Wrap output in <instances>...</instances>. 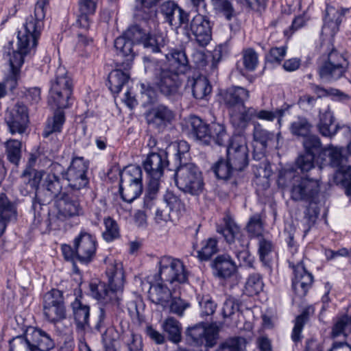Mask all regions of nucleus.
Masks as SVG:
<instances>
[{
	"label": "nucleus",
	"mask_w": 351,
	"mask_h": 351,
	"mask_svg": "<svg viewBox=\"0 0 351 351\" xmlns=\"http://www.w3.org/2000/svg\"><path fill=\"white\" fill-rule=\"evenodd\" d=\"M246 341L242 337H232L223 342L217 351H243Z\"/></svg>",
	"instance_id": "56"
},
{
	"label": "nucleus",
	"mask_w": 351,
	"mask_h": 351,
	"mask_svg": "<svg viewBox=\"0 0 351 351\" xmlns=\"http://www.w3.org/2000/svg\"><path fill=\"white\" fill-rule=\"evenodd\" d=\"M241 302L239 299L228 296L223 302L221 313L223 319L232 318L234 313L239 311Z\"/></svg>",
	"instance_id": "60"
},
{
	"label": "nucleus",
	"mask_w": 351,
	"mask_h": 351,
	"mask_svg": "<svg viewBox=\"0 0 351 351\" xmlns=\"http://www.w3.org/2000/svg\"><path fill=\"white\" fill-rule=\"evenodd\" d=\"M163 200L166 204V207H169V210L180 212L184 209V204L178 196L173 192L167 191L163 197Z\"/></svg>",
	"instance_id": "64"
},
{
	"label": "nucleus",
	"mask_w": 351,
	"mask_h": 351,
	"mask_svg": "<svg viewBox=\"0 0 351 351\" xmlns=\"http://www.w3.org/2000/svg\"><path fill=\"white\" fill-rule=\"evenodd\" d=\"M27 332L34 351H49L54 348L53 339L49 334L42 329L32 327L27 329Z\"/></svg>",
	"instance_id": "29"
},
{
	"label": "nucleus",
	"mask_w": 351,
	"mask_h": 351,
	"mask_svg": "<svg viewBox=\"0 0 351 351\" xmlns=\"http://www.w3.org/2000/svg\"><path fill=\"white\" fill-rule=\"evenodd\" d=\"M179 75L168 66L158 64L154 69V85L162 95L171 98L177 95L180 86Z\"/></svg>",
	"instance_id": "10"
},
{
	"label": "nucleus",
	"mask_w": 351,
	"mask_h": 351,
	"mask_svg": "<svg viewBox=\"0 0 351 351\" xmlns=\"http://www.w3.org/2000/svg\"><path fill=\"white\" fill-rule=\"evenodd\" d=\"M313 312V308L308 307L295 318L294 327L291 333V339L293 342L298 343L301 341L302 338V331L308 319V314Z\"/></svg>",
	"instance_id": "47"
},
{
	"label": "nucleus",
	"mask_w": 351,
	"mask_h": 351,
	"mask_svg": "<svg viewBox=\"0 0 351 351\" xmlns=\"http://www.w3.org/2000/svg\"><path fill=\"white\" fill-rule=\"evenodd\" d=\"M213 169L217 178L221 180L228 179L235 171L232 165H229L228 160L225 162L223 160H219L214 165Z\"/></svg>",
	"instance_id": "62"
},
{
	"label": "nucleus",
	"mask_w": 351,
	"mask_h": 351,
	"mask_svg": "<svg viewBox=\"0 0 351 351\" xmlns=\"http://www.w3.org/2000/svg\"><path fill=\"white\" fill-rule=\"evenodd\" d=\"M5 146L8 160L18 165L21 157V142L19 140L10 139L5 143Z\"/></svg>",
	"instance_id": "45"
},
{
	"label": "nucleus",
	"mask_w": 351,
	"mask_h": 351,
	"mask_svg": "<svg viewBox=\"0 0 351 351\" xmlns=\"http://www.w3.org/2000/svg\"><path fill=\"white\" fill-rule=\"evenodd\" d=\"M242 60L245 69L253 71L258 64V56L252 48L244 49L242 51Z\"/></svg>",
	"instance_id": "57"
},
{
	"label": "nucleus",
	"mask_w": 351,
	"mask_h": 351,
	"mask_svg": "<svg viewBox=\"0 0 351 351\" xmlns=\"http://www.w3.org/2000/svg\"><path fill=\"white\" fill-rule=\"evenodd\" d=\"M160 0H136L135 16L139 20L147 21L156 15L155 6Z\"/></svg>",
	"instance_id": "35"
},
{
	"label": "nucleus",
	"mask_w": 351,
	"mask_h": 351,
	"mask_svg": "<svg viewBox=\"0 0 351 351\" xmlns=\"http://www.w3.org/2000/svg\"><path fill=\"white\" fill-rule=\"evenodd\" d=\"M351 327L350 319L348 315L339 317L335 322L331 331V337L337 338L341 336L346 337V331Z\"/></svg>",
	"instance_id": "55"
},
{
	"label": "nucleus",
	"mask_w": 351,
	"mask_h": 351,
	"mask_svg": "<svg viewBox=\"0 0 351 351\" xmlns=\"http://www.w3.org/2000/svg\"><path fill=\"white\" fill-rule=\"evenodd\" d=\"M129 79V74L122 71L121 69L112 71L108 75L109 89L113 94L119 93Z\"/></svg>",
	"instance_id": "40"
},
{
	"label": "nucleus",
	"mask_w": 351,
	"mask_h": 351,
	"mask_svg": "<svg viewBox=\"0 0 351 351\" xmlns=\"http://www.w3.org/2000/svg\"><path fill=\"white\" fill-rule=\"evenodd\" d=\"M43 189L38 191L32 199V210L34 212V224L38 226L41 220L42 206L49 204L55 198H62V185L60 178L53 172L48 173L44 178Z\"/></svg>",
	"instance_id": "9"
},
{
	"label": "nucleus",
	"mask_w": 351,
	"mask_h": 351,
	"mask_svg": "<svg viewBox=\"0 0 351 351\" xmlns=\"http://www.w3.org/2000/svg\"><path fill=\"white\" fill-rule=\"evenodd\" d=\"M245 291L248 295L253 296L259 293L263 289V282L258 274L250 275L245 282Z\"/></svg>",
	"instance_id": "54"
},
{
	"label": "nucleus",
	"mask_w": 351,
	"mask_h": 351,
	"mask_svg": "<svg viewBox=\"0 0 351 351\" xmlns=\"http://www.w3.org/2000/svg\"><path fill=\"white\" fill-rule=\"evenodd\" d=\"M188 37L191 34L201 47L207 46L212 40V25L208 16L198 13L188 21V30L184 29Z\"/></svg>",
	"instance_id": "14"
},
{
	"label": "nucleus",
	"mask_w": 351,
	"mask_h": 351,
	"mask_svg": "<svg viewBox=\"0 0 351 351\" xmlns=\"http://www.w3.org/2000/svg\"><path fill=\"white\" fill-rule=\"evenodd\" d=\"M146 32L139 25H134L130 26L123 34V36L127 39L132 41L134 45L141 42H144L146 38Z\"/></svg>",
	"instance_id": "63"
},
{
	"label": "nucleus",
	"mask_w": 351,
	"mask_h": 351,
	"mask_svg": "<svg viewBox=\"0 0 351 351\" xmlns=\"http://www.w3.org/2000/svg\"><path fill=\"white\" fill-rule=\"evenodd\" d=\"M190 146L185 141H174L168 146L169 152H174L178 165L174 174L177 187L185 193L199 195L204 189L202 172L193 163L189 162Z\"/></svg>",
	"instance_id": "4"
},
{
	"label": "nucleus",
	"mask_w": 351,
	"mask_h": 351,
	"mask_svg": "<svg viewBox=\"0 0 351 351\" xmlns=\"http://www.w3.org/2000/svg\"><path fill=\"white\" fill-rule=\"evenodd\" d=\"M105 230L102 233L104 239L111 242L120 237L119 228L117 221L110 217L104 219Z\"/></svg>",
	"instance_id": "49"
},
{
	"label": "nucleus",
	"mask_w": 351,
	"mask_h": 351,
	"mask_svg": "<svg viewBox=\"0 0 351 351\" xmlns=\"http://www.w3.org/2000/svg\"><path fill=\"white\" fill-rule=\"evenodd\" d=\"M278 183L279 186L288 188L291 199L295 202H305L309 204L304 212V218L308 228L306 234L315 223L319 210L317 206L319 201L320 185L317 180L301 177L293 169H283L280 172Z\"/></svg>",
	"instance_id": "2"
},
{
	"label": "nucleus",
	"mask_w": 351,
	"mask_h": 351,
	"mask_svg": "<svg viewBox=\"0 0 351 351\" xmlns=\"http://www.w3.org/2000/svg\"><path fill=\"white\" fill-rule=\"evenodd\" d=\"M43 173V171L25 169L21 176V182L39 188Z\"/></svg>",
	"instance_id": "58"
},
{
	"label": "nucleus",
	"mask_w": 351,
	"mask_h": 351,
	"mask_svg": "<svg viewBox=\"0 0 351 351\" xmlns=\"http://www.w3.org/2000/svg\"><path fill=\"white\" fill-rule=\"evenodd\" d=\"M174 152H169L160 150L159 152H152L147 155L143 162V168L149 177L148 194L145 200V206L149 208L152 201L155 198L160 188V179L163 176L165 169L168 166L169 161L167 154Z\"/></svg>",
	"instance_id": "7"
},
{
	"label": "nucleus",
	"mask_w": 351,
	"mask_h": 351,
	"mask_svg": "<svg viewBox=\"0 0 351 351\" xmlns=\"http://www.w3.org/2000/svg\"><path fill=\"white\" fill-rule=\"evenodd\" d=\"M142 183V170L140 167L130 165L126 167L120 173V181Z\"/></svg>",
	"instance_id": "50"
},
{
	"label": "nucleus",
	"mask_w": 351,
	"mask_h": 351,
	"mask_svg": "<svg viewBox=\"0 0 351 351\" xmlns=\"http://www.w3.org/2000/svg\"><path fill=\"white\" fill-rule=\"evenodd\" d=\"M43 314L45 319L50 323L56 324L66 317L65 306H56L50 308H43Z\"/></svg>",
	"instance_id": "48"
},
{
	"label": "nucleus",
	"mask_w": 351,
	"mask_h": 351,
	"mask_svg": "<svg viewBox=\"0 0 351 351\" xmlns=\"http://www.w3.org/2000/svg\"><path fill=\"white\" fill-rule=\"evenodd\" d=\"M143 45L153 52H162V49L167 45V40L161 34L154 35L145 38Z\"/></svg>",
	"instance_id": "61"
},
{
	"label": "nucleus",
	"mask_w": 351,
	"mask_h": 351,
	"mask_svg": "<svg viewBox=\"0 0 351 351\" xmlns=\"http://www.w3.org/2000/svg\"><path fill=\"white\" fill-rule=\"evenodd\" d=\"M176 113L169 106L158 104L153 106L146 113L147 124L158 132H163L175 121Z\"/></svg>",
	"instance_id": "15"
},
{
	"label": "nucleus",
	"mask_w": 351,
	"mask_h": 351,
	"mask_svg": "<svg viewBox=\"0 0 351 351\" xmlns=\"http://www.w3.org/2000/svg\"><path fill=\"white\" fill-rule=\"evenodd\" d=\"M73 93V81L64 66H60L56 71L55 77L51 81L48 103L52 108H57L53 117L47 121L43 136L49 137L53 133H60L65 122L64 113L60 109L70 105Z\"/></svg>",
	"instance_id": "3"
},
{
	"label": "nucleus",
	"mask_w": 351,
	"mask_h": 351,
	"mask_svg": "<svg viewBox=\"0 0 351 351\" xmlns=\"http://www.w3.org/2000/svg\"><path fill=\"white\" fill-rule=\"evenodd\" d=\"M218 251L217 239L215 237H210L202 241L201 247L197 250V257L202 261H206Z\"/></svg>",
	"instance_id": "42"
},
{
	"label": "nucleus",
	"mask_w": 351,
	"mask_h": 351,
	"mask_svg": "<svg viewBox=\"0 0 351 351\" xmlns=\"http://www.w3.org/2000/svg\"><path fill=\"white\" fill-rule=\"evenodd\" d=\"M256 116L257 108L246 107L244 104V108H241V110L230 112V120L234 125L245 128L249 122L256 118Z\"/></svg>",
	"instance_id": "34"
},
{
	"label": "nucleus",
	"mask_w": 351,
	"mask_h": 351,
	"mask_svg": "<svg viewBox=\"0 0 351 351\" xmlns=\"http://www.w3.org/2000/svg\"><path fill=\"white\" fill-rule=\"evenodd\" d=\"M149 297L152 302L165 306L171 298V293L167 286L158 283L150 287Z\"/></svg>",
	"instance_id": "37"
},
{
	"label": "nucleus",
	"mask_w": 351,
	"mask_h": 351,
	"mask_svg": "<svg viewBox=\"0 0 351 351\" xmlns=\"http://www.w3.org/2000/svg\"><path fill=\"white\" fill-rule=\"evenodd\" d=\"M158 278L162 282L184 283L187 274L182 263L171 256H164L158 261Z\"/></svg>",
	"instance_id": "12"
},
{
	"label": "nucleus",
	"mask_w": 351,
	"mask_h": 351,
	"mask_svg": "<svg viewBox=\"0 0 351 351\" xmlns=\"http://www.w3.org/2000/svg\"><path fill=\"white\" fill-rule=\"evenodd\" d=\"M250 97L249 91L241 86L232 87L228 89L223 95V100L228 108L229 113L241 110L244 108V102Z\"/></svg>",
	"instance_id": "25"
},
{
	"label": "nucleus",
	"mask_w": 351,
	"mask_h": 351,
	"mask_svg": "<svg viewBox=\"0 0 351 351\" xmlns=\"http://www.w3.org/2000/svg\"><path fill=\"white\" fill-rule=\"evenodd\" d=\"M192 92L197 99H202L211 93V86L204 76H199L193 80Z\"/></svg>",
	"instance_id": "44"
},
{
	"label": "nucleus",
	"mask_w": 351,
	"mask_h": 351,
	"mask_svg": "<svg viewBox=\"0 0 351 351\" xmlns=\"http://www.w3.org/2000/svg\"><path fill=\"white\" fill-rule=\"evenodd\" d=\"M167 62L160 64L167 66L178 74L186 73L189 69V60L184 50L174 49L171 53L165 54Z\"/></svg>",
	"instance_id": "30"
},
{
	"label": "nucleus",
	"mask_w": 351,
	"mask_h": 351,
	"mask_svg": "<svg viewBox=\"0 0 351 351\" xmlns=\"http://www.w3.org/2000/svg\"><path fill=\"white\" fill-rule=\"evenodd\" d=\"M224 146H227V160L236 171H242L248 165V149L246 145L239 137L230 139Z\"/></svg>",
	"instance_id": "16"
},
{
	"label": "nucleus",
	"mask_w": 351,
	"mask_h": 351,
	"mask_svg": "<svg viewBox=\"0 0 351 351\" xmlns=\"http://www.w3.org/2000/svg\"><path fill=\"white\" fill-rule=\"evenodd\" d=\"M210 5L215 14L224 17L227 21H231L237 16L232 0H210Z\"/></svg>",
	"instance_id": "38"
},
{
	"label": "nucleus",
	"mask_w": 351,
	"mask_h": 351,
	"mask_svg": "<svg viewBox=\"0 0 351 351\" xmlns=\"http://www.w3.org/2000/svg\"><path fill=\"white\" fill-rule=\"evenodd\" d=\"M318 75L325 82H332L342 77L348 66L346 58L338 52L330 40L322 42L319 47Z\"/></svg>",
	"instance_id": "6"
},
{
	"label": "nucleus",
	"mask_w": 351,
	"mask_h": 351,
	"mask_svg": "<svg viewBox=\"0 0 351 351\" xmlns=\"http://www.w3.org/2000/svg\"><path fill=\"white\" fill-rule=\"evenodd\" d=\"M64 306L63 293L58 289H51L44 295L43 308Z\"/></svg>",
	"instance_id": "53"
},
{
	"label": "nucleus",
	"mask_w": 351,
	"mask_h": 351,
	"mask_svg": "<svg viewBox=\"0 0 351 351\" xmlns=\"http://www.w3.org/2000/svg\"><path fill=\"white\" fill-rule=\"evenodd\" d=\"M89 295L101 305L116 306L117 308L121 307L122 303L120 302V298H117L104 282L91 281L89 283Z\"/></svg>",
	"instance_id": "21"
},
{
	"label": "nucleus",
	"mask_w": 351,
	"mask_h": 351,
	"mask_svg": "<svg viewBox=\"0 0 351 351\" xmlns=\"http://www.w3.org/2000/svg\"><path fill=\"white\" fill-rule=\"evenodd\" d=\"M60 199L62 202L60 203V208L58 213L59 219L65 220L84 215L83 207L78 200L64 198V195Z\"/></svg>",
	"instance_id": "33"
},
{
	"label": "nucleus",
	"mask_w": 351,
	"mask_h": 351,
	"mask_svg": "<svg viewBox=\"0 0 351 351\" xmlns=\"http://www.w3.org/2000/svg\"><path fill=\"white\" fill-rule=\"evenodd\" d=\"M160 12L165 20L172 28L183 27L188 30L189 14L180 8L175 2L167 1L160 7Z\"/></svg>",
	"instance_id": "19"
},
{
	"label": "nucleus",
	"mask_w": 351,
	"mask_h": 351,
	"mask_svg": "<svg viewBox=\"0 0 351 351\" xmlns=\"http://www.w3.org/2000/svg\"><path fill=\"white\" fill-rule=\"evenodd\" d=\"M219 328L216 324L206 327L203 323L189 327L186 330L188 341L195 346L213 348L217 343Z\"/></svg>",
	"instance_id": "13"
},
{
	"label": "nucleus",
	"mask_w": 351,
	"mask_h": 351,
	"mask_svg": "<svg viewBox=\"0 0 351 351\" xmlns=\"http://www.w3.org/2000/svg\"><path fill=\"white\" fill-rule=\"evenodd\" d=\"M186 126L193 136L204 145L213 141L217 145L223 146L228 140L224 125L218 123L208 125L199 117L193 115L187 119Z\"/></svg>",
	"instance_id": "8"
},
{
	"label": "nucleus",
	"mask_w": 351,
	"mask_h": 351,
	"mask_svg": "<svg viewBox=\"0 0 351 351\" xmlns=\"http://www.w3.org/2000/svg\"><path fill=\"white\" fill-rule=\"evenodd\" d=\"M74 320L78 329L85 330L89 326L90 306L79 298L71 303Z\"/></svg>",
	"instance_id": "32"
},
{
	"label": "nucleus",
	"mask_w": 351,
	"mask_h": 351,
	"mask_svg": "<svg viewBox=\"0 0 351 351\" xmlns=\"http://www.w3.org/2000/svg\"><path fill=\"white\" fill-rule=\"evenodd\" d=\"M246 229L251 237L257 238L258 239L260 237H263L262 234L264 227L260 215L255 214L250 218Z\"/></svg>",
	"instance_id": "52"
},
{
	"label": "nucleus",
	"mask_w": 351,
	"mask_h": 351,
	"mask_svg": "<svg viewBox=\"0 0 351 351\" xmlns=\"http://www.w3.org/2000/svg\"><path fill=\"white\" fill-rule=\"evenodd\" d=\"M319 132L325 137L332 138L339 130H343L345 132H350V128L347 126H339L335 123L332 112L327 108L324 113L320 114L319 121L317 124Z\"/></svg>",
	"instance_id": "27"
},
{
	"label": "nucleus",
	"mask_w": 351,
	"mask_h": 351,
	"mask_svg": "<svg viewBox=\"0 0 351 351\" xmlns=\"http://www.w3.org/2000/svg\"><path fill=\"white\" fill-rule=\"evenodd\" d=\"M106 275L108 276V287L114 295L120 298V302H123V292L125 282V276L123 266L120 263L112 260L106 269Z\"/></svg>",
	"instance_id": "22"
},
{
	"label": "nucleus",
	"mask_w": 351,
	"mask_h": 351,
	"mask_svg": "<svg viewBox=\"0 0 351 351\" xmlns=\"http://www.w3.org/2000/svg\"><path fill=\"white\" fill-rule=\"evenodd\" d=\"M274 250V245L271 241L265 237H260L259 239H258V253L259 258L265 267H271Z\"/></svg>",
	"instance_id": "41"
},
{
	"label": "nucleus",
	"mask_w": 351,
	"mask_h": 351,
	"mask_svg": "<svg viewBox=\"0 0 351 351\" xmlns=\"http://www.w3.org/2000/svg\"><path fill=\"white\" fill-rule=\"evenodd\" d=\"M142 191V183H132L129 182L128 180L125 182L120 181L119 191L122 199L126 202H133L141 195Z\"/></svg>",
	"instance_id": "36"
},
{
	"label": "nucleus",
	"mask_w": 351,
	"mask_h": 351,
	"mask_svg": "<svg viewBox=\"0 0 351 351\" xmlns=\"http://www.w3.org/2000/svg\"><path fill=\"white\" fill-rule=\"evenodd\" d=\"M88 161L83 157L76 156L72 158L69 167L63 173V177L67 180L68 185L71 189L78 191L88 185Z\"/></svg>",
	"instance_id": "11"
},
{
	"label": "nucleus",
	"mask_w": 351,
	"mask_h": 351,
	"mask_svg": "<svg viewBox=\"0 0 351 351\" xmlns=\"http://www.w3.org/2000/svg\"><path fill=\"white\" fill-rule=\"evenodd\" d=\"M5 121L12 134H23L29 123L27 106L22 103L17 102L6 112Z\"/></svg>",
	"instance_id": "18"
},
{
	"label": "nucleus",
	"mask_w": 351,
	"mask_h": 351,
	"mask_svg": "<svg viewBox=\"0 0 351 351\" xmlns=\"http://www.w3.org/2000/svg\"><path fill=\"white\" fill-rule=\"evenodd\" d=\"M48 0H38L35 5L34 15L26 19L22 28L18 32L16 48L12 42L4 47V53L8 56L10 66V73L3 82H0V98L7 94V89L12 90L17 86L20 76L21 67L27 54L34 51L37 40L44 27L45 7Z\"/></svg>",
	"instance_id": "1"
},
{
	"label": "nucleus",
	"mask_w": 351,
	"mask_h": 351,
	"mask_svg": "<svg viewBox=\"0 0 351 351\" xmlns=\"http://www.w3.org/2000/svg\"><path fill=\"white\" fill-rule=\"evenodd\" d=\"M10 351H34L32 343L29 339L27 330L23 335L13 337L10 341Z\"/></svg>",
	"instance_id": "46"
},
{
	"label": "nucleus",
	"mask_w": 351,
	"mask_h": 351,
	"mask_svg": "<svg viewBox=\"0 0 351 351\" xmlns=\"http://www.w3.org/2000/svg\"><path fill=\"white\" fill-rule=\"evenodd\" d=\"M323 154L328 158L329 165L337 169L335 178L341 184L344 182V170L351 165L346 164L347 158L343 155V149L330 145L324 149Z\"/></svg>",
	"instance_id": "24"
},
{
	"label": "nucleus",
	"mask_w": 351,
	"mask_h": 351,
	"mask_svg": "<svg viewBox=\"0 0 351 351\" xmlns=\"http://www.w3.org/2000/svg\"><path fill=\"white\" fill-rule=\"evenodd\" d=\"M163 330L168 335V339L173 343H178L182 340V325L173 317H167L162 323Z\"/></svg>",
	"instance_id": "39"
},
{
	"label": "nucleus",
	"mask_w": 351,
	"mask_h": 351,
	"mask_svg": "<svg viewBox=\"0 0 351 351\" xmlns=\"http://www.w3.org/2000/svg\"><path fill=\"white\" fill-rule=\"evenodd\" d=\"M134 45L132 41L127 39L123 35L119 36L114 40V48L117 55L125 58L120 65L124 70H128L132 66L135 56V52L133 49Z\"/></svg>",
	"instance_id": "28"
},
{
	"label": "nucleus",
	"mask_w": 351,
	"mask_h": 351,
	"mask_svg": "<svg viewBox=\"0 0 351 351\" xmlns=\"http://www.w3.org/2000/svg\"><path fill=\"white\" fill-rule=\"evenodd\" d=\"M293 272L292 289L299 298H302L306 295L311 289L313 282V276L306 270L302 263L297 264L293 267Z\"/></svg>",
	"instance_id": "23"
},
{
	"label": "nucleus",
	"mask_w": 351,
	"mask_h": 351,
	"mask_svg": "<svg viewBox=\"0 0 351 351\" xmlns=\"http://www.w3.org/2000/svg\"><path fill=\"white\" fill-rule=\"evenodd\" d=\"M16 208L4 194L0 195V237L4 232L9 222L16 221Z\"/></svg>",
	"instance_id": "31"
},
{
	"label": "nucleus",
	"mask_w": 351,
	"mask_h": 351,
	"mask_svg": "<svg viewBox=\"0 0 351 351\" xmlns=\"http://www.w3.org/2000/svg\"><path fill=\"white\" fill-rule=\"evenodd\" d=\"M119 332L114 327L108 328L102 335V340L106 351H115V343L119 339Z\"/></svg>",
	"instance_id": "59"
},
{
	"label": "nucleus",
	"mask_w": 351,
	"mask_h": 351,
	"mask_svg": "<svg viewBox=\"0 0 351 351\" xmlns=\"http://www.w3.org/2000/svg\"><path fill=\"white\" fill-rule=\"evenodd\" d=\"M312 125L304 117H298L290 127L291 132L298 136L306 137L310 134Z\"/></svg>",
	"instance_id": "51"
},
{
	"label": "nucleus",
	"mask_w": 351,
	"mask_h": 351,
	"mask_svg": "<svg viewBox=\"0 0 351 351\" xmlns=\"http://www.w3.org/2000/svg\"><path fill=\"white\" fill-rule=\"evenodd\" d=\"M216 231L223 237L230 250L233 252L241 265H252V258L248 250L249 241L230 215H226L221 223L217 224Z\"/></svg>",
	"instance_id": "5"
},
{
	"label": "nucleus",
	"mask_w": 351,
	"mask_h": 351,
	"mask_svg": "<svg viewBox=\"0 0 351 351\" xmlns=\"http://www.w3.org/2000/svg\"><path fill=\"white\" fill-rule=\"evenodd\" d=\"M212 268L214 276L221 279L230 278L237 271V266L228 254L217 256L213 261Z\"/></svg>",
	"instance_id": "26"
},
{
	"label": "nucleus",
	"mask_w": 351,
	"mask_h": 351,
	"mask_svg": "<svg viewBox=\"0 0 351 351\" xmlns=\"http://www.w3.org/2000/svg\"><path fill=\"white\" fill-rule=\"evenodd\" d=\"M253 137L254 140L258 142L263 149L273 144L276 139L274 133L264 129L258 122L254 123Z\"/></svg>",
	"instance_id": "43"
},
{
	"label": "nucleus",
	"mask_w": 351,
	"mask_h": 351,
	"mask_svg": "<svg viewBox=\"0 0 351 351\" xmlns=\"http://www.w3.org/2000/svg\"><path fill=\"white\" fill-rule=\"evenodd\" d=\"M349 9L336 8L333 6H327L326 14L324 18V25L322 29V35L328 38V40L325 39L322 41L332 43V38L339 32V25L346 12Z\"/></svg>",
	"instance_id": "20"
},
{
	"label": "nucleus",
	"mask_w": 351,
	"mask_h": 351,
	"mask_svg": "<svg viewBox=\"0 0 351 351\" xmlns=\"http://www.w3.org/2000/svg\"><path fill=\"white\" fill-rule=\"evenodd\" d=\"M73 246L79 262L88 264L93 261L97 250V241L94 236L82 230L74 239Z\"/></svg>",
	"instance_id": "17"
}]
</instances>
